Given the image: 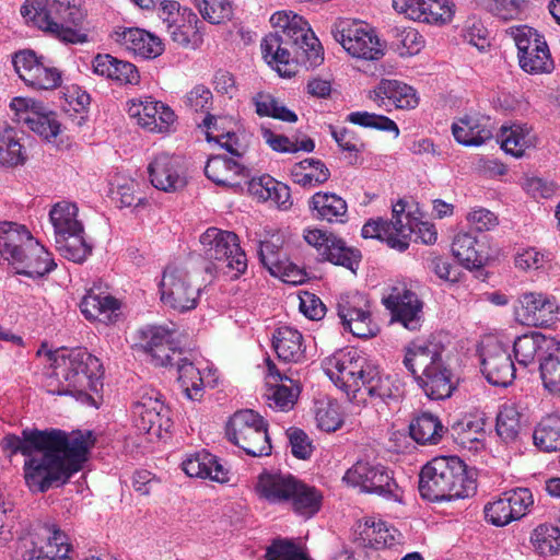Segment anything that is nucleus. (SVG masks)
Listing matches in <instances>:
<instances>
[{
    "label": "nucleus",
    "mask_w": 560,
    "mask_h": 560,
    "mask_svg": "<svg viewBox=\"0 0 560 560\" xmlns=\"http://www.w3.org/2000/svg\"><path fill=\"white\" fill-rule=\"evenodd\" d=\"M94 442L91 431L66 432L60 429H25L22 438L7 435L3 439L5 448L26 456L24 479L33 492H46L65 485L82 468Z\"/></svg>",
    "instance_id": "nucleus-1"
},
{
    "label": "nucleus",
    "mask_w": 560,
    "mask_h": 560,
    "mask_svg": "<svg viewBox=\"0 0 560 560\" xmlns=\"http://www.w3.org/2000/svg\"><path fill=\"white\" fill-rule=\"evenodd\" d=\"M276 33L268 34L261 42L265 60L284 78L296 71V62L316 67L324 59L323 47L308 23L292 11H278L270 18Z\"/></svg>",
    "instance_id": "nucleus-2"
},
{
    "label": "nucleus",
    "mask_w": 560,
    "mask_h": 560,
    "mask_svg": "<svg viewBox=\"0 0 560 560\" xmlns=\"http://www.w3.org/2000/svg\"><path fill=\"white\" fill-rule=\"evenodd\" d=\"M54 369L49 381V393L59 396H72L98 408L103 402V374L93 376L88 370L102 365L96 357L83 349H59L47 352Z\"/></svg>",
    "instance_id": "nucleus-3"
},
{
    "label": "nucleus",
    "mask_w": 560,
    "mask_h": 560,
    "mask_svg": "<svg viewBox=\"0 0 560 560\" xmlns=\"http://www.w3.org/2000/svg\"><path fill=\"white\" fill-rule=\"evenodd\" d=\"M0 259L15 273L42 278L56 268L49 252L32 235L25 225L0 222Z\"/></svg>",
    "instance_id": "nucleus-4"
},
{
    "label": "nucleus",
    "mask_w": 560,
    "mask_h": 560,
    "mask_svg": "<svg viewBox=\"0 0 560 560\" xmlns=\"http://www.w3.org/2000/svg\"><path fill=\"white\" fill-rule=\"evenodd\" d=\"M21 15L31 24L65 44H83L88 36L73 26L84 19L82 0H26Z\"/></svg>",
    "instance_id": "nucleus-5"
},
{
    "label": "nucleus",
    "mask_w": 560,
    "mask_h": 560,
    "mask_svg": "<svg viewBox=\"0 0 560 560\" xmlns=\"http://www.w3.org/2000/svg\"><path fill=\"white\" fill-rule=\"evenodd\" d=\"M475 489V481L467 476L465 463L457 456L435 457L421 469L419 491L429 501L467 498Z\"/></svg>",
    "instance_id": "nucleus-6"
},
{
    "label": "nucleus",
    "mask_w": 560,
    "mask_h": 560,
    "mask_svg": "<svg viewBox=\"0 0 560 560\" xmlns=\"http://www.w3.org/2000/svg\"><path fill=\"white\" fill-rule=\"evenodd\" d=\"M361 234L364 238L385 242L390 248L399 252L408 248L411 234H416L428 245L434 244L438 240L435 226L419 221L410 212H406V203L401 200L394 205L390 221L382 218L372 219L363 225Z\"/></svg>",
    "instance_id": "nucleus-7"
},
{
    "label": "nucleus",
    "mask_w": 560,
    "mask_h": 560,
    "mask_svg": "<svg viewBox=\"0 0 560 560\" xmlns=\"http://www.w3.org/2000/svg\"><path fill=\"white\" fill-rule=\"evenodd\" d=\"M49 220L59 254L73 262L84 261L91 254V246L84 240V228L78 220V207L68 201L58 202L50 209Z\"/></svg>",
    "instance_id": "nucleus-8"
},
{
    "label": "nucleus",
    "mask_w": 560,
    "mask_h": 560,
    "mask_svg": "<svg viewBox=\"0 0 560 560\" xmlns=\"http://www.w3.org/2000/svg\"><path fill=\"white\" fill-rule=\"evenodd\" d=\"M203 257L217 272L238 278L247 269V258L235 233L218 228L207 229L199 237Z\"/></svg>",
    "instance_id": "nucleus-9"
},
{
    "label": "nucleus",
    "mask_w": 560,
    "mask_h": 560,
    "mask_svg": "<svg viewBox=\"0 0 560 560\" xmlns=\"http://www.w3.org/2000/svg\"><path fill=\"white\" fill-rule=\"evenodd\" d=\"M159 292L164 306L177 313H186L197 307L201 284L195 282L187 262L173 261L162 272Z\"/></svg>",
    "instance_id": "nucleus-10"
},
{
    "label": "nucleus",
    "mask_w": 560,
    "mask_h": 560,
    "mask_svg": "<svg viewBox=\"0 0 560 560\" xmlns=\"http://www.w3.org/2000/svg\"><path fill=\"white\" fill-rule=\"evenodd\" d=\"M228 440L247 455L258 457L271 453V444L264 418L252 409L236 411L226 425Z\"/></svg>",
    "instance_id": "nucleus-11"
},
{
    "label": "nucleus",
    "mask_w": 560,
    "mask_h": 560,
    "mask_svg": "<svg viewBox=\"0 0 560 560\" xmlns=\"http://www.w3.org/2000/svg\"><path fill=\"white\" fill-rule=\"evenodd\" d=\"M371 368L366 359L355 350L338 351L323 361L325 374L352 402Z\"/></svg>",
    "instance_id": "nucleus-12"
},
{
    "label": "nucleus",
    "mask_w": 560,
    "mask_h": 560,
    "mask_svg": "<svg viewBox=\"0 0 560 560\" xmlns=\"http://www.w3.org/2000/svg\"><path fill=\"white\" fill-rule=\"evenodd\" d=\"M517 48L522 70L530 74L549 73L553 61L542 35L527 25L511 26L505 31Z\"/></svg>",
    "instance_id": "nucleus-13"
},
{
    "label": "nucleus",
    "mask_w": 560,
    "mask_h": 560,
    "mask_svg": "<svg viewBox=\"0 0 560 560\" xmlns=\"http://www.w3.org/2000/svg\"><path fill=\"white\" fill-rule=\"evenodd\" d=\"M331 34L354 58L378 60L384 56V47L375 30L365 22L339 20L334 24Z\"/></svg>",
    "instance_id": "nucleus-14"
},
{
    "label": "nucleus",
    "mask_w": 560,
    "mask_h": 560,
    "mask_svg": "<svg viewBox=\"0 0 560 560\" xmlns=\"http://www.w3.org/2000/svg\"><path fill=\"white\" fill-rule=\"evenodd\" d=\"M125 109L129 118L147 132L168 135L176 129L177 115L173 108L153 96L131 98Z\"/></svg>",
    "instance_id": "nucleus-15"
},
{
    "label": "nucleus",
    "mask_w": 560,
    "mask_h": 560,
    "mask_svg": "<svg viewBox=\"0 0 560 560\" xmlns=\"http://www.w3.org/2000/svg\"><path fill=\"white\" fill-rule=\"evenodd\" d=\"M131 417L135 428L150 440L165 438L172 427L168 408L155 390L142 393L133 402Z\"/></svg>",
    "instance_id": "nucleus-16"
},
{
    "label": "nucleus",
    "mask_w": 560,
    "mask_h": 560,
    "mask_svg": "<svg viewBox=\"0 0 560 560\" xmlns=\"http://www.w3.org/2000/svg\"><path fill=\"white\" fill-rule=\"evenodd\" d=\"M176 339V329L166 325H148L137 332L138 347L155 366H172L174 360L182 355Z\"/></svg>",
    "instance_id": "nucleus-17"
},
{
    "label": "nucleus",
    "mask_w": 560,
    "mask_h": 560,
    "mask_svg": "<svg viewBox=\"0 0 560 560\" xmlns=\"http://www.w3.org/2000/svg\"><path fill=\"white\" fill-rule=\"evenodd\" d=\"M342 481L361 492L395 499L399 495L390 471L380 464L359 460L345 472Z\"/></svg>",
    "instance_id": "nucleus-18"
},
{
    "label": "nucleus",
    "mask_w": 560,
    "mask_h": 560,
    "mask_svg": "<svg viewBox=\"0 0 560 560\" xmlns=\"http://www.w3.org/2000/svg\"><path fill=\"white\" fill-rule=\"evenodd\" d=\"M337 311L345 329L353 336L370 338L378 332L366 295L359 292L341 294L338 299Z\"/></svg>",
    "instance_id": "nucleus-19"
},
{
    "label": "nucleus",
    "mask_w": 560,
    "mask_h": 560,
    "mask_svg": "<svg viewBox=\"0 0 560 560\" xmlns=\"http://www.w3.org/2000/svg\"><path fill=\"white\" fill-rule=\"evenodd\" d=\"M382 303L390 312L392 322L399 323L410 331L423 324V302L405 284L394 285L383 295Z\"/></svg>",
    "instance_id": "nucleus-20"
},
{
    "label": "nucleus",
    "mask_w": 560,
    "mask_h": 560,
    "mask_svg": "<svg viewBox=\"0 0 560 560\" xmlns=\"http://www.w3.org/2000/svg\"><path fill=\"white\" fill-rule=\"evenodd\" d=\"M303 238L323 260L346 267L352 271L359 265L361 255L357 250L347 247L345 242L332 233L308 228L303 231Z\"/></svg>",
    "instance_id": "nucleus-21"
},
{
    "label": "nucleus",
    "mask_w": 560,
    "mask_h": 560,
    "mask_svg": "<svg viewBox=\"0 0 560 560\" xmlns=\"http://www.w3.org/2000/svg\"><path fill=\"white\" fill-rule=\"evenodd\" d=\"M516 320L526 326L549 327L558 319L557 300L541 292H526L514 305Z\"/></svg>",
    "instance_id": "nucleus-22"
},
{
    "label": "nucleus",
    "mask_w": 560,
    "mask_h": 560,
    "mask_svg": "<svg viewBox=\"0 0 560 560\" xmlns=\"http://www.w3.org/2000/svg\"><path fill=\"white\" fill-rule=\"evenodd\" d=\"M481 372L494 386L506 387L515 378L516 369L511 354L500 341L488 338L480 348Z\"/></svg>",
    "instance_id": "nucleus-23"
},
{
    "label": "nucleus",
    "mask_w": 560,
    "mask_h": 560,
    "mask_svg": "<svg viewBox=\"0 0 560 560\" xmlns=\"http://www.w3.org/2000/svg\"><path fill=\"white\" fill-rule=\"evenodd\" d=\"M10 107L15 112L16 120L25 124L32 131L50 141L60 132V122L54 112L43 103L32 98L14 97Z\"/></svg>",
    "instance_id": "nucleus-24"
},
{
    "label": "nucleus",
    "mask_w": 560,
    "mask_h": 560,
    "mask_svg": "<svg viewBox=\"0 0 560 560\" xmlns=\"http://www.w3.org/2000/svg\"><path fill=\"white\" fill-rule=\"evenodd\" d=\"M149 178L153 187L172 192L184 188L187 173L184 159L170 153H159L148 165Z\"/></svg>",
    "instance_id": "nucleus-25"
},
{
    "label": "nucleus",
    "mask_w": 560,
    "mask_h": 560,
    "mask_svg": "<svg viewBox=\"0 0 560 560\" xmlns=\"http://www.w3.org/2000/svg\"><path fill=\"white\" fill-rule=\"evenodd\" d=\"M453 7L450 0H393V8L397 12L432 25L450 23L454 16Z\"/></svg>",
    "instance_id": "nucleus-26"
},
{
    "label": "nucleus",
    "mask_w": 560,
    "mask_h": 560,
    "mask_svg": "<svg viewBox=\"0 0 560 560\" xmlns=\"http://www.w3.org/2000/svg\"><path fill=\"white\" fill-rule=\"evenodd\" d=\"M370 100L387 112L392 108L415 109L420 102L418 92L411 85L392 79H382L370 92Z\"/></svg>",
    "instance_id": "nucleus-27"
},
{
    "label": "nucleus",
    "mask_w": 560,
    "mask_h": 560,
    "mask_svg": "<svg viewBox=\"0 0 560 560\" xmlns=\"http://www.w3.org/2000/svg\"><path fill=\"white\" fill-rule=\"evenodd\" d=\"M109 37L118 46L143 59H154L164 51L162 39L143 28L116 26Z\"/></svg>",
    "instance_id": "nucleus-28"
},
{
    "label": "nucleus",
    "mask_w": 560,
    "mask_h": 560,
    "mask_svg": "<svg viewBox=\"0 0 560 560\" xmlns=\"http://www.w3.org/2000/svg\"><path fill=\"white\" fill-rule=\"evenodd\" d=\"M70 545L67 536L60 530H54L47 541L35 540L32 536L24 537L19 542L20 560H71L68 556Z\"/></svg>",
    "instance_id": "nucleus-29"
},
{
    "label": "nucleus",
    "mask_w": 560,
    "mask_h": 560,
    "mask_svg": "<svg viewBox=\"0 0 560 560\" xmlns=\"http://www.w3.org/2000/svg\"><path fill=\"white\" fill-rule=\"evenodd\" d=\"M174 363H176L180 387L190 400H200L205 386L215 383V371L208 366L203 368L201 362H194L179 355Z\"/></svg>",
    "instance_id": "nucleus-30"
},
{
    "label": "nucleus",
    "mask_w": 560,
    "mask_h": 560,
    "mask_svg": "<svg viewBox=\"0 0 560 560\" xmlns=\"http://www.w3.org/2000/svg\"><path fill=\"white\" fill-rule=\"evenodd\" d=\"M296 478L291 474L262 471L255 485L256 494L271 504L287 503L295 488Z\"/></svg>",
    "instance_id": "nucleus-31"
},
{
    "label": "nucleus",
    "mask_w": 560,
    "mask_h": 560,
    "mask_svg": "<svg viewBox=\"0 0 560 560\" xmlns=\"http://www.w3.org/2000/svg\"><path fill=\"white\" fill-rule=\"evenodd\" d=\"M442 360V350L436 343L415 341L406 348L404 365L418 382V375L430 372Z\"/></svg>",
    "instance_id": "nucleus-32"
},
{
    "label": "nucleus",
    "mask_w": 560,
    "mask_h": 560,
    "mask_svg": "<svg viewBox=\"0 0 560 560\" xmlns=\"http://www.w3.org/2000/svg\"><path fill=\"white\" fill-rule=\"evenodd\" d=\"M248 192L259 201H269L279 209L292 206L290 188L270 175L254 177L248 182Z\"/></svg>",
    "instance_id": "nucleus-33"
},
{
    "label": "nucleus",
    "mask_w": 560,
    "mask_h": 560,
    "mask_svg": "<svg viewBox=\"0 0 560 560\" xmlns=\"http://www.w3.org/2000/svg\"><path fill=\"white\" fill-rule=\"evenodd\" d=\"M272 347L284 362L300 363L305 360L304 338L294 327L280 326L272 335Z\"/></svg>",
    "instance_id": "nucleus-34"
},
{
    "label": "nucleus",
    "mask_w": 560,
    "mask_h": 560,
    "mask_svg": "<svg viewBox=\"0 0 560 560\" xmlns=\"http://www.w3.org/2000/svg\"><path fill=\"white\" fill-rule=\"evenodd\" d=\"M455 140L466 147H480L493 136L490 119L466 116L453 122Z\"/></svg>",
    "instance_id": "nucleus-35"
},
{
    "label": "nucleus",
    "mask_w": 560,
    "mask_h": 560,
    "mask_svg": "<svg viewBox=\"0 0 560 560\" xmlns=\"http://www.w3.org/2000/svg\"><path fill=\"white\" fill-rule=\"evenodd\" d=\"M206 176L219 186L237 187L241 178L248 176L247 170L237 161L226 156H211L205 167Z\"/></svg>",
    "instance_id": "nucleus-36"
},
{
    "label": "nucleus",
    "mask_w": 560,
    "mask_h": 560,
    "mask_svg": "<svg viewBox=\"0 0 560 560\" xmlns=\"http://www.w3.org/2000/svg\"><path fill=\"white\" fill-rule=\"evenodd\" d=\"M183 470L189 477L209 478L217 482H226L228 470L207 451L190 454L182 463Z\"/></svg>",
    "instance_id": "nucleus-37"
},
{
    "label": "nucleus",
    "mask_w": 560,
    "mask_h": 560,
    "mask_svg": "<svg viewBox=\"0 0 560 560\" xmlns=\"http://www.w3.org/2000/svg\"><path fill=\"white\" fill-rule=\"evenodd\" d=\"M502 150L514 158H522L537 144V136L530 127L522 124L503 126L500 130Z\"/></svg>",
    "instance_id": "nucleus-38"
},
{
    "label": "nucleus",
    "mask_w": 560,
    "mask_h": 560,
    "mask_svg": "<svg viewBox=\"0 0 560 560\" xmlns=\"http://www.w3.org/2000/svg\"><path fill=\"white\" fill-rule=\"evenodd\" d=\"M417 383L429 398L435 400L448 398L455 388L453 373L444 360L424 375H418Z\"/></svg>",
    "instance_id": "nucleus-39"
},
{
    "label": "nucleus",
    "mask_w": 560,
    "mask_h": 560,
    "mask_svg": "<svg viewBox=\"0 0 560 560\" xmlns=\"http://www.w3.org/2000/svg\"><path fill=\"white\" fill-rule=\"evenodd\" d=\"M268 369L270 376L278 377L282 382L269 389L267 394L268 405L279 411L291 410L301 393L300 384L288 376L280 375L271 362L268 363Z\"/></svg>",
    "instance_id": "nucleus-40"
},
{
    "label": "nucleus",
    "mask_w": 560,
    "mask_h": 560,
    "mask_svg": "<svg viewBox=\"0 0 560 560\" xmlns=\"http://www.w3.org/2000/svg\"><path fill=\"white\" fill-rule=\"evenodd\" d=\"M357 530L363 544L375 549L395 545L398 537L396 528L374 517H368L363 522H359Z\"/></svg>",
    "instance_id": "nucleus-41"
},
{
    "label": "nucleus",
    "mask_w": 560,
    "mask_h": 560,
    "mask_svg": "<svg viewBox=\"0 0 560 560\" xmlns=\"http://www.w3.org/2000/svg\"><path fill=\"white\" fill-rule=\"evenodd\" d=\"M311 208L316 211V218L330 223H343L347 220V202L332 192H316L310 202Z\"/></svg>",
    "instance_id": "nucleus-42"
},
{
    "label": "nucleus",
    "mask_w": 560,
    "mask_h": 560,
    "mask_svg": "<svg viewBox=\"0 0 560 560\" xmlns=\"http://www.w3.org/2000/svg\"><path fill=\"white\" fill-rule=\"evenodd\" d=\"M197 15L190 10L167 34L178 46L186 49H198L203 43V32Z\"/></svg>",
    "instance_id": "nucleus-43"
},
{
    "label": "nucleus",
    "mask_w": 560,
    "mask_h": 560,
    "mask_svg": "<svg viewBox=\"0 0 560 560\" xmlns=\"http://www.w3.org/2000/svg\"><path fill=\"white\" fill-rule=\"evenodd\" d=\"M294 488L287 503H290L294 513L302 517L310 518L314 516L322 506V493L315 487L308 486L299 479H296Z\"/></svg>",
    "instance_id": "nucleus-44"
},
{
    "label": "nucleus",
    "mask_w": 560,
    "mask_h": 560,
    "mask_svg": "<svg viewBox=\"0 0 560 560\" xmlns=\"http://www.w3.org/2000/svg\"><path fill=\"white\" fill-rule=\"evenodd\" d=\"M552 343L539 332L518 336L513 343L515 360L522 366H529L535 363L537 354L542 350L547 353Z\"/></svg>",
    "instance_id": "nucleus-45"
},
{
    "label": "nucleus",
    "mask_w": 560,
    "mask_h": 560,
    "mask_svg": "<svg viewBox=\"0 0 560 560\" xmlns=\"http://www.w3.org/2000/svg\"><path fill=\"white\" fill-rule=\"evenodd\" d=\"M445 432L438 416L422 412L410 424V435L419 444H436Z\"/></svg>",
    "instance_id": "nucleus-46"
},
{
    "label": "nucleus",
    "mask_w": 560,
    "mask_h": 560,
    "mask_svg": "<svg viewBox=\"0 0 560 560\" xmlns=\"http://www.w3.org/2000/svg\"><path fill=\"white\" fill-rule=\"evenodd\" d=\"M534 444L544 452L560 451V415L545 417L533 434Z\"/></svg>",
    "instance_id": "nucleus-47"
},
{
    "label": "nucleus",
    "mask_w": 560,
    "mask_h": 560,
    "mask_svg": "<svg viewBox=\"0 0 560 560\" xmlns=\"http://www.w3.org/2000/svg\"><path fill=\"white\" fill-rule=\"evenodd\" d=\"M483 420L481 418L464 417L452 425L456 441L463 447L478 450L482 446L485 436Z\"/></svg>",
    "instance_id": "nucleus-48"
},
{
    "label": "nucleus",
    "mask_w": 560,
    "mask_h": 560,
    "mask_svg": "<svg viewBox=\"0 0 560 560\" xmlns=\"http://www.w3.org/2000/svg\"><path fill=\"white\" fill-rule=\"evenodd\" d=\"M544 387L553 395H560V342L548 348L539 363Z\"/></svg>",
    "instance_id": "nucleus-49"
},
{
    "label": "nucleus",
    "mask_w": 560,
    "mask_h": 560,
    "mask_svg": "<svg viewBox=\"0 0 560 560\" xmlns=\"http://www.w3.org/2000/svg\"><path fill=\"white\" fill-rule=\"evenodd\" d=\"M452 253L467 268L482 265L483 256L477 248V240L469 233H458L454 237Z\"/></svg>",
    "instance_id": "nucleus-50"
},
{
    "label": "nucleus",
    "mask_w": 560,
    "mask_h": 560,
    "mask_svg": "<svg viewBox=\"0 0 560 560\" xmlns=\"http://www.w3.org/2000/svg\"><path fill=\"white\" fill-rule=\"evenodd\" d=\"M102 281L95 282L82 298L79 307L86 320L102 324L105 314V295Z\"/></svg>",
    "instance_id": "nucleus-51"
},
{
    "label": "nucleus",
    "mask_w": 560,
    "mask_h": 560,
    "mask_svg": "<svg viewBox=\"0 0 560 560\" xmlns=\"http://www.w3.org/2000/svg\"><path fill=\"white\" fill-rule=\"evenodd\" d=\"M253 103L256 113L261 117H272L285 122H295L298 120V116L294 112L268 93H257L253 97Z\"/></svg>",
    "instance_id": "nucleus-52"
},
{
    "label": "nucleus",
    "mask_w": 560,
    "mask_h": 560,
    "mask_svg": "<svg viewBox=\"0 0 560 560\" xmlns=\"http://www.w3.org/2000/svg\"><path fill=\"white\" fill-rule=\"evenodd\" d=\"M365 380L360 392L354 395L353 404L360 406L365 405L369 397H378L386 399L392 396L388 387V378H382L376 368L372 366L366 371Z\"/></svg>",
    "instance_id": "nucleus-53"
},
{
    "label": "nucleus",
    "mask_w": 560,
    "mask_h": 560,
    "mask_svg": "<svg viewBox=\"0 0 560 560\" xmlns=\"http://www.w3.org/2000/svg\"><path fill=\"white\" fill-rule=\"evenodd\" d=\"M530 541L540 555H557L560 552V529L550 524H541L532 533Z\"/></svg>",
    "instance_id": "nucleus-54"
},
{
    "label": "nucleus",
    "mask_w": 560,
    "mask_h": 560,
    "mask_svg": "<svg viewBox=\"0 0 560 560\" xmlns=\"http://www.w3.org/2000/svg\"><path fill=\"white\" fill-rule=\"evenodd\" d=\"M521 415L512 404H505L497 416L495 430L505 442L514 441L521 431Z\"/></svg>",
    "instance_id": "nucleus-55"
},
{
    "label": "nucleus",
    "mask_w": 560,
    "mask_h": 560,
    "mask_svg": "<svg viewBox=\"0 0 560 560\" xmlns=\"http://www.w3.org/2000/svg\"><path fill=\"white\" fill-rule=\"evenodd\" d=\"M24 161L22 145L16 131L11 127L0 128V164L14 166Z\"/></svg>",
    "instance_id": "nucleus-56"
},
{
    "label": "nucleus",
    "mask_w": 560,
    "mask_h": 560,
    "mask_svg": "<svg viewBox=\"0 0 560 560\" xmlns=\"http://www.w3.org/2000/svg\"><path fill=\"white\" fill-rule=\"evenodd\" d=\"M347 120L365 128L390 132L395 138H398L400 133L397 124L393 119L383 115L369 112H353L347 116Z\"/></svg>",
    "instance_id": "nucleus-57"
},
{
    "label": "nucleus",
    "mask_w": 560,
    "mask_h": 560,
    "mask_svg": "<svg viewBox=\"0 0 560 560\" xmlns=\"http://www.w3.org/2000/svg\"><path fill=\"white\" fill-rule=\"evenodd\" d=\"M197 8L201 16L211 24H223L233 15L229 0H197Z\"/></svg>",
    "instance_id": "nucleus-58"
},
{
    "label": "nucleus",
    "mask_w": 560,
    "mask_h": 560,
    "mask_svg": "<svg viewBox=\"0 0 560 560\" xmlns=\"http://www.w3.org/2000/svg\"><path fill=\"white\" fill-rule=\"evenodd\" d=\"M107 79L120 85L138 84L140 74L135 65L107 55Z\"/></svg>",
    "instance_id": "nucleus-59"
},
{
    "label": "nucleus",
    "mask_w": 560,
    "mask_h": 560,
    "mask_svg": "<svg viewBox=\"0 0 560 560\" xmlns=\"http://www.w3.org/2000/svg\"><path fill=\"white\" fill-rule=\"evenodd\" d=\"M315 419L317 427L326 432H335L343 423L339 405L330 400L317 404Z\"/></svg>",
    "instance_id": "nucleus-60"
},
{
    "label": "nucleus",
    "mask_w": 560,
    "mask_h": 560,
    "mask_svg": "<svg viewBox=\"0 0 560 560\" xmlns=\"http://www.w3.org/2000/svg\"><path fill=\"white\" fill-rule=\"evenodd\" d=\"M283 238L279 233L259 242V258L261 264L271 271L283 258L282 253Z\"/></svg>",
    "instance_id": "nucleus-61"
},
{
    "label": "nucleus",
    "mask_w": 560,
    "mask_h": 560,
    "mask_svg": "<svg viewBox=\"0 0 560 560\" xmlns=\"http://www.w3.org/2000/svg\"><path fill=\"white\" fill-rule=\"evenodd\" d=\"M266 560H306V553L292 540L278 538L267 548Z\"/></svg>",
    "instance_id": "nucleus-62"
},
{
    "label": "nucleus",
    "mask_w": 560,
    "mask_h": 560,
    "mask_svg": "<svg viewBox=\"0 0 560 560\" xmlns=\"http://www.w3.org/2000/svg\"><path fill=\"white\" fill-rule=\"evenodd\" d=\"M27 85L39 90L56 89L61 83V72L54 67H48L40 61L38 67L33 71V75L28 74L25 82Z\"/></svg>",
    "instance_id": "nucleus-63"
},
{
    "label": "nucleus",
    "mask_w": 560,
    "mask_h": 560,
    "mask_svg": "<svg viewBox=\"0 0 560 560\" xmlns=\"http://www.w3.org/2000/svg\"><path fill=\"white\" fill-rule=\"evenodd\" d=\"M486 518L495 526H504L515 521L505 492L485 506Z\"/></svg>",
    "instance_id": "nucleus-64"
}]
</instances>
